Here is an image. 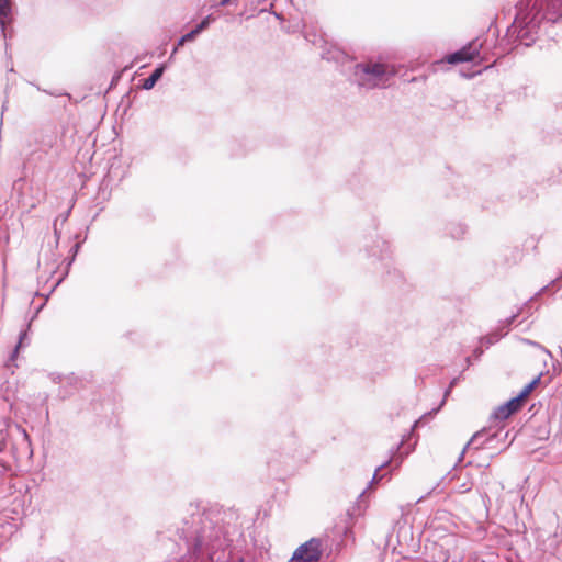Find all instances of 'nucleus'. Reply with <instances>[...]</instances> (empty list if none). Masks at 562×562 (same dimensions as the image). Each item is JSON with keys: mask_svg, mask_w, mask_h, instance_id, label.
<instances>
[{"mask_svg": "<svg viewBox=\"0 0 562 562\" xmlns=\"http://www.w3.org/2000/svg\"><path fill=\"white\" fill-rule=\"evenodd\" d=\"M179 538L187 547V554L178 562H229L231 544L240 532L236 526L225 525L220 512L196 508L178 529ZM233 562H245L238 557Z\"/></svg>", "mask_w": 562, "mask_h": 562, "instance_id": "f257e3e1", "label": "nucleus"}, {"mask_svg": "<svg viewBox=\"0 0 562 562\" xmlns=\"http://www.w3.org/2000/svg\"><path fill=\"white\" fill-rule=\"evenodd\" d=\"M508 31L525 46L532 45L543 21L555 23L562 16V0H518Z\"/></svg>", "mask_w": 562, "mask_h": 562, "instance_id": "f03ea898", "label": "nucleus"}, {"mask_svg": "<svg viewBox=\"0 0 562 562\" xmlns=\"http://www.w3.org/2000/svg\"><path fill=\"white\" fill-rule=\"evenodd\" d=\"M363 251L378 273L390 272L393 267L392 249L390 243L380 235L366 238Z\"/></svg>", "mask_w": 562, "mask_h": 562, "instance_id": "7ed1b4c3", "label": "nucleus"}, {"mask_svg": "<svg viewBox=\"0 0 562 562\" xmlns=\"http://www.w3.org/2000/svg\"><path fill=\"white\" fill-rule=\"evenodd\" d=\"M356 76L359 85L369 89L385 87L387 81L395 76V70L381 63L357 64Z\"/></svg>", "mask_w": 562, "mask_h": 562, "instance_id": "20e7f679", "label": "nucleus"}, {"mask_svg": "<svg viewBox=\"0 0 562 562\" xmlns=\"http://www.w3.org/2000/svg\"><path fill=\"white\" fill-rule=\"evenodd\" d=\"M278 456L272 457L269 460L271 462L286 463L289 460H300L301 453V441L296 434L289 432L284 435L278 443L276 451Z\"/></svg>", "mask_w": 562, "mask_h": 562, "instance_id": "39448f33", "label": "nucleus"}, {"mask_svg": "<svg viewBox=\"0 0 562 562\" xmlns=\"http://www.w3.org/2000/svg\"><path fill=\"white\" fill-rule=\"evenodd\" d=\"M322 553V541L317 538H312L301 544L288 562H319Z\"/></svg>", "mask_w": 562, "mask_h": 562, "instance_id": "423d86ee", "label": "nucleus"}, {"mask_svg": "<svg viewBox=\"0 0 562 562\" xmlns=\"http://www.w3.org/2000/svg\"><path fill=\"white\" fill-rule=\"evenodd\" d=\"M13 21L14 18L12 0H0V30L4 41L11 38L13 35Z\"/></svg>", "mask_w": 562, "mask_h": 562, "instance_id": "0eeeda50", "label": "nucleus"}, {"mask_svg": "<svg viewBox=\"0 0 562 562\" xmlns=\"http://www.w3.org/2000/svg\"><path fill=\"white\" fill-rule=\"evenodd\" d=\"M480 47L481 45H477L476 42L468 43L462 48L447 55L446 60L451 65L473 61L480 55Z\"/></svg>", "mask_w": 562, "mask_h": 562, "instance_id": "6e6552de", "label": "nucleus"}, {"mask_svg": "<svg viewBox=\"0 0 562 562\" xmlns=\"http://www.w3.org/2000/svg\"><path fill=\"white\" fill-rule=\"evenodd\" d=\"M522 407V403L517 396L508 400L506 403L499 405L493 413L495 419L505 420L513 414L517 413Z\"/></svg>", "mask_w": 562, "mask_h": 562, "instance_id": "1a4fd4ad", "label": "nucleus"}, {"mask_svg": "<svg viewBox=\"0 0 562 562\" xmlns=\"http://www.w3.org/2000/svg\"><path fill=\"white\" fill-rule=\"evenodd\" d=\"M533 300V297H530L524 305H521L516 313L512 314L509 317L501 321L498 325L496 326L495 330L499 334H504V336L507 335L509 331L510 326L517 319V317L525 312V310L529 306L530 302Z\"/></svg>", "mask_w": 562, "mask_h": 562, "instance_id": "9d476101", "label": "nucleus"}, {"mask_svg": "<svg viewBox=\"0 0 562 562\" xmlns=\"http://www.w3.org/2000/svg\"><path fill=\"white\" fill-rule=\"evenodd\" d=\"M166 70L165 64L158 65L153 72L143 80L142 88L144 90H151L157 81L162 77L164 72Z\"/></svg>", "mask_w": 562, "mask_h": 562, "instance_id": "9b49d317", "label": "nucleus"}, {"mask_svg": "<svg viewBox=\"0 0 562 562\" xmlns=\"http://www.w3.org/2000/svg\"><path fill=\"white\" fill-rule=\"evenodd\" d=\"M467 229V226L462 223H449L446 227L447 234L456 240L462 239Z\"/></svg>", "mask_w": 562, "mask_h": 562, "instance_id": "f8f14e48", "label": "nucleus"}, {"mask_svg": "<svg viewBox=\"0 0 562 562\" xmlns=\"http://www.w3.org/2000/svg\"><path fill=\"white\" fill-rule=\"evenodd\" d=\"M541 381V374L533 378L520 392L516 395L519 401L524 404L525 400L529 396V394L538 386Z\"/></svg>", "mask_w": 562, "mask_h": 562, "instance_id": "ddd939ff", "label": "nucleus"}, {"mask_svg": "<svg viewBox=\"0 0 562 562\" xmlns=\"http://www.w3.org/2000/svg\"><path fill=\"white\" fill-rule=\"evenodd\" d=\"M215 21V16H213L212 14H209L206 15L205 18H203L199 24L195 25V27H193L190 32L195 36V38L203 32L205 31L210 24L212 22Z\"/></svg>", "mask_w": 562, "mask_h": 562, "instance_id": "4468645a", "label": "nucleus"}, {"mask_svg": "<svg viewBox=\"0 0 562 562\" xmlns=\"http://www.w3.org/2000/svg\"><path fill=\"white\" fill-rule=\"evenodd\" d=\"M502 337H504V334H499L498 331H496L494 329L492 333L483 336L480 339V341H481V344L485 345L488 348L490 346H492V345L496 344L497 341H499V339Z\"/></svg>", "mask_w": 562, "mask_h": 562, "instance_id": "2eb2a0df", "label": "nucleus"}, {"mask_svg": "<svg viewBox=\"0 0 562 562\" xmlns=\"http://www.w3.org/2000/svg\"><path fill=\"white\" fill-rule=\"evenodd\" d=\"M195 40V36L189 31L188 33L183 34L177 42L176 46L173 47L170 58H172L180 46L186 45V43L193 42Z\"/></svg>", "mask_w": 562, "mask_h": 562, "instance_id": "dca6fc26", "label": "nucleus"}, {"mask_svg": "<svg viewBox=\"0 0 562 562\" xmlns=\"http://www.w3.org/2000/svg\"><path fill=\"white\" fill-rule=\"evenodd\" d=\"M451 391H452V389H450V386H448V387L445 390L443 398H442V401L440 402L439 406H438L437 408H434L431 412H429V413H428L429 415H435V414H437V413L441 409V407H442V406L445 405V403H446L447 397L450 395Z\"/></svg>", "mask_w": 562, "mask_h": 562, "instance_id": "f3484780", "label": "nucleus"}, {"mask_svg": "<svg viewBox=\"0 0 562 562\" xmlns=\"http://www.w3.org/2000/svg\"><path fill=\"white\" fill-rule=\"evenodd\" d=\"M498 436L497 432L493 434V435H490L487 436L484 441H482V445L485 447V448H491L492 447V443L493 441L495 440V438Z\"/></svg>", "mask_w": 562, "mask_h": 562, "instance_id": "a211bd4d", "label": "nucleus"}, {"mask_svg": "<svg viewBox=\"0 0 562 562\" xmlns=\"http://www.w3.org/2000/svg\"><path fill=\"white\" fill-rule=\"evenodd\" d=\"M26 336H27V333H26V331H21V333H20V336H19V342H18V345H16V347H15L14 351H13L12 357H14V356L18 353L19 348L22 346V344H23L24 339L26 338Z\"/></svg>", "mask_w": 562, "mask_h": 562, "instance_id": "6ab92c4d", "label": "nucleus"}, {"mask_svg": "<svg viewBox=\"0 0 562 562\" xmlns=\"http://www.w3.org/2000/svg\"><path fill=\"white\" fill-rule=\"evenodd\" d=\"M71 212V207H69L65 213L60 214L56 220L57 223L60 221L61 224L66 223Z\"/></svg>", "mask_w": 562, "mask_h": 562, "instance_id": "aec40b11", "label": "nucleus"}, {"mask_svg": "<svg viewBox=\"0 0 562 562\" xmlns=\"http://www.w3.org/2000/svg\"><path fill=\"white\" fill-rule=\"evenodd\" d=\"M80 246H81V243H80V241H78V243H76V244L71 247V249H70V252H71V260H70V262L75 259L76 255L78 254V251H79V249H80Z\"/></svg>", "mask_w": 562, "mask_h": 562, "instance_id": "412c9836", "label": "nucleus"}, {"mask_svg": "<svg viewBox=\"0 0 562 562\" xmlns=\"http://www.w3.org/2000/svg\"><path fill=\"white\" fill-rule=\"evenodd\" d=\"M53 228H54V235H55V238H56V245H58L61 232L57 227V220L54 221Z\"/></svg>", "mask_w": 562, "mask_h": 562, "instance_id": "4be33fe9", "label": "nucleus"}, {"mask_svg": "<svg viewBox=\"0 0 562 562\" xmlns=\"http://www.w3.org/2000/svg\"><path fill=\"white\" fill-rule=\"evenodd\" d=\"M526 341H527V344H529L530 346H536V347L541 348V349H542L547 355L551 356V352H550L547 348H544V347L540 346V344H538V342H536V341L528 340V339H527Z\"/></svg>", "mask_w": 562, "mask_h": 562, "instance_id": "5701e85b", "label": "nucleus"}, {"mask_svg": "<svg viewBox=\"0 0 562 562\" xmlns=\"http://www.w3.org/2000/svg\"><path fill=\"white\" fill-rule=\"evenodd\" d=\"M391 461H386L384 462L383 464H381L379 468H376L375 472H374V475L372 477V482L373 481H376L378 480V473L381 469H383L384 467H386Z\"/></svg>", "mask_w": 562, "mask_h": 562, "instance_id": "b1692460", "label": "nucleus"}, {"mask_svg": "<svg viewBox=\"0 0 562 562\" xmlns=\"http://www.w3.org/2000/svg\"><path fill=\"white\" fill-rule=\"evenodd\" d=\"M483 355V349L482 348H475L473 350V357L475 360H479L481 358V356Z\"/></svg>", "mask_w": 562, "mask_h": 562, "instance_id": "393cba45", "label": "nucleus"}, {"mask_svg": "<svg viewBox=\"0 0 562 562\" xmlns=\"http://www.w3.org/2000/svg\"><path fill=\"white\" fill-rule=\"evenodd\" d=\"M483 436H484V435H483V434H481V432L475 434V435L472 437L471 442H475V441H477V440H479V439H481Z\"/></svg>", "mask_w": 562, "mask_h": 562, "instance_id": "a878e982", "label": "nucleus"}, {"mask_svg": "<svg viewBox=\"0 0 562 562\" xmlns=\"http://www.w3.org/2000/svg\"><path fill=\"white\" fill-rule=\"evenodd\" d=\"M232 1H233V0H221V1L218 2V5H220V7H226V5H228L229 3H232Z\"/></svg>", "mask_w": 562, "mask_h": 562, "instance_id": "bb28decb", "label": "nucleus"}, {"mask_svg": "<svg viewBox=\"0 0 562 562\" xmlns=\"http://www.w3.org/2000/svg\"><path fill=\"white\" fill-rule=\"evenodd\" d=\"M458 381H459V379H458V378H453V379L450 381V383H449L450 389H453V387L457 385Z\"/></svg>", "mask_w": 562, "mask_h": 562, "instance_id": "cd10ccee", "label": "nucleus"}, {"mask_svg": "<svg viewBox=\"0 0 562 562\" xmlns=\"http://www.w3.org/2000/svg\"><path fill=\"white\" fill-rule=\"evenodd\" d=\"M445 562H462L461 559H452V560H449V558H446L445 559Z\"/></svg>", "mask_w": 562, "mask_h": 562, "instance_id": "c85d7f7f", "label": "nucleus"}, {"mask_svg": "<svg viewBox=\"0 0 562 562\" xmlns=\"http://www.w3.org/2000/svg\"><path fill=\"white\" fill-rule=\"evenodd\" d=\"M67 381H68L69 383H72V381H77V378H75V376H68V378H67Z\"/></svg>", "mask_w": 562, "mask_h": 562, "instance_id": "c756f323", "label": "nucleus"}, {"mask_svg": "<svg viewBox=\"0 0 562 562\" xmlns=\"http://www.w3.org/2000/svg\"><path fill=\"white\" fill-rule=\"evenodd\" d=\"M4 445H5L4 440H1L0 441V452L2 451Z\"/></svg>", "mask_w": 562, "mask_h": 562, "instance_id": "7c9ffc66", "label": "nucleus"}, {"mask_svg": "<svg viewBox=\"0 0 562 562\" xmlns=\"http://www.w3.org/2000/svg\"><path fill=\"white\" fill-rule=\"evenodd\" d=\"M467 363H468V367L471 366V357H467Z\"/></svg>", "mask_w": 562, "mask_h": 562, "instance_id": "2f4dec72", "label": "nucleus"}, {"mask_svg": "<svg viewBox=\"0 0 562 562\" xmlns=\"http://www.w3.org/2000/svg\"><path fill=\"white\" fill-rule=\"evenodd\" d=\"M47 93L50 95H55V97L60 95L59 93H55V92H47Z\"/></svg>", "mask_w": 562, "mask_h": 562, "instance_id": "473e14b6", "label": "nucleus"}, {"mask_svg": "<svg viewBox=\"0 0 562 562\" xmlns=\"http://www.w3.org/2000/svg\"><path fill=\"white\" fill-rule=\"evenodd\" d=\"M546 288H541V290L536 294V296L540 295L544 291Z\"/></svg>", "mask_w": 562, "mask_h": 562, "instance_id": "72a5a7b5", "label": "nucleus"}, {"mask_svg": "<svg viewBox=\"0 0 562 562\" xmlns=\"http://www.w3.org/2000/svg\"><path fill=\"white\" fill-rule=\"evenodd\" d=\"M59 395H61L63 397H66L67 394L66 393H63V392H59Z\"/></svg>", "mask_w": 562, "mask_h": 562, "instance_id": "f704fd0d", "label": "nucleus"}, {"mask_svg": "<svg viewBox=\"0 0 562 562\" xmlns=\"http://www.w3.org/2000/svg\"><path fill=\"white\" fill-rule=\"evenodd\" d=\"M59 395H61L63 397H66L67 394L66 393H63V392H59Z\"/></svg>", "mask_w": 562, "mask_h": 562, "instance_id": "c9c22d12", "label": "nucleus"}, {"mask_svg": "<svg viewBox=\"0 0 562 562\" xmlns=\"http://www.w3.org/2000/svg\"><path fill=\"white\" fill-rule=\"evenodd\" d=\"M470 443H471V441L468 445H465V448H463V451H467V448H469Z\"/></svg>", "mask_w": 562, "mask_h": 562, "instance_id": "e433bc0d", "label": "nucleus"}, {"mask_svg": "<svg viewBox=\"0 0 562 562\" xmlns=\"http://www.w3.org/2000/svg\"><path fill=\"white\" fill-rule=\"evenodd\" d=\"M470 443H471V441L468 445H465V448H463V451H467V448H469Z\"/></svg>", "mask_w": 562, "mask_h": 562, "instance_id": "4c0bfd02", "label": "nucleus"}, {"mask_svg": "<svg viewBox=\"0 0 562 562\" xmlns=\"http://www.w3.org/2000/svg\"><path fill=\"white\" fill-rule=\"evenodd\" d=\"M436 487H434L431 491H428L427 495H430L432 493V491H435Z\"/></svg>", "mask_w": 562, "mask_h": 562, "instance_id": "58836bf2", "label": "nucleus"}, {"mask_svg": "<svg viewBox=\"0 0 562 562\" xmlns=\"http://www.w3.org/2000/svg\"><path fill=\"white\" fill-rule=\"evenodd\" d=\"M425 498V496H420V498L417 502H422Z\"/></svg>", "mask_w": 562, "mask_h": 562, "instance_id": "ea45409f", "label": "nucleus"}]
</instances>
